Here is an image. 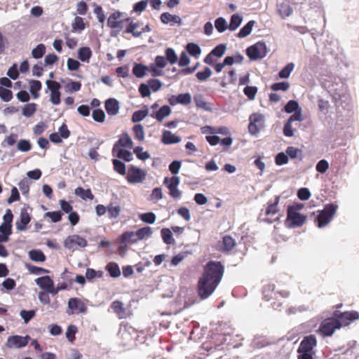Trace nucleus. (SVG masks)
<instances>
[{
	"label": "nucleus",
	"instance_id": "obj_1",
	"mask_svg": "<svg viewBox=\"0 0 359 359\" xmlns=\"http://www.w3.org/2000/svg\"><path fill=\"white\" fill-rule=\"evenodd\" d=\"M224 272L220 262L210 261L203 269L197 284L198 294L201 299L208 298L219 284Z\"/></svg>",
	"mask_w": 359,
	"mask_h": 359
},
{
	"label": "nucleus",
	"instance_id": "obj_2",
	"mask_svg": "<svg viewBox=\"0 0 359 359\" xmlns=\"http://www.w3.org/2000/svg\"><path fill=\"white\" fill-rule=\"evenodd\" d=\"M321 83L330 93L337 106L350 101L347 86L341 78L327 76L322 79Z\"/></svg>",
	"mask_w": 359,
	"mask_h": 359
},
{
	"label": "nucleus",
	"instance_id": "obj_3",
	"mask_svg": "<svg viewBox=\"0 0 359 359\" xmlns=\"http://www.w3.org/2000/svg\"><path fill=\"white\" fill-rule=\"evenodd\" d=\"M274 289L275 286L273 284L265 285L262 290L263 299L266 302H269L271 299H275V301L271 303V305L275 310H278L283 304V302H280V300L278 299V296L281 297L282 298H286L289 297L290 292H280L277 293L274 291Z\"/></svg>",
	"mask_w": 359,
	"mask_h": 359
},
{
	"label": "nucleus",
	"instance_id": "obj_4",
	"mask_svg": "<svg viewBox=\"0 0 359 359\" xmlns=\"http://www.w3.org/2000/svg\"><path fill=\"white\" fill-rule=\"evenodd\" d=\"M279 202V197H276L275 200L272 203H267V206L265 210H261L260 217H264L263 220L268 223H272L279 219L278 216L276 215L278 213V204Z\"/></svg>",
	"mask_w": 359,
	"mask_h": 359
},
{
	"label": "nucleus",
	"instance_id": "obj_5",
	"mask_svg": "<svg viewBox=\"0 0 359 359\" xmlns=\"http://www.w3.org/2000/svg\"><path fill=\"white\" fill-rule=\"evenodd\" d=\"M337 209V205H327L317 217L318 226L322 228L330 223L333 216L335 215Z\"/></svg>",
	"mask_w": 359,
	"mask_h": 359
},
{
	"label": "nucleus",
	"instance_id": "obj_6",
	"mask_svg": "<svg viewBox=\"0 0 359 359\" xmlns=\"http://www.w3.org/2000/svg\"><path fill=\"white\" fill-rule=\"evenodd\" d=\"M317 346L316 337L313 335L304 337L297 349L298 354H311L314 355V348Z\"/></svg>",
	"mask_w": 359,
	"mask_h": 359
},
{
	"label": "nucleus",
	"instance_id": "obj_7",
	"mask_svg": "<svg viewBox=\"0 0 359 359\" xmlns=\"http://www.w3.org/2000/svg\"><path fill=\"white\" fill-rule=\"evenodd\" d=\"M339 328L340 325L335 318H328L322 321L319 327V332L323 337H330L336 330Z\"/></svg>",
	"mask_w": 359,
	"mask_h": 359
},
{
	"label": "nucleus",
	"instance_id": "obj_8",
	"mask_svg": "<svg viewBox=\"0 0 359 359\" xmlns=\"http://www.w3.org/2000/svg\"><path fill=\"white\" fill-rule=\"evenodd\" d=\"M246 54L252 60L262 59L266 55V44L264 42H257L247 48Z\"/></svg>",
	"mask_w": 359,
	"mask_h": 359
},
{
	"label": "nucleus",
	"instance_id": "obj_9",
	"mask_svg": "<svg viewBox=\"0 0 359 359\" xmlns=\"http://www.w3.org/2000/svg\"><path fill=\"white\" fill-rule=\"evenodd\" d=\"M146 176L145 170L131 165L128 168L126 180L130 184H139L143 182Z\"/></svg>",
	"mask_w": 359,
	"mask_h": 359
},
{
	"label": "nucleus",
	"instance_id": "obj_10",
	"mask_svg": "<svg viewBox=\"0 0 359 359\" xmlns=\"http://www.w3.org/2000/svg\"><path fill=\"white\" fill-rule=\"evenodd\" d=\"M180 177L173 176L172 177H165L163 180V184L166 185L169 190L170 196L173 198H179L182 196V192L178 189L180 184Z\"/></svg>",
	"mask_w": 359,
	"mask_h": 359
},
{
	"label": "nucleus",
	"instance_id": "obj_11",
	"mask_svg": "<svg viewBox=\"0 0 359 359\" xmlns=\"http://www.w3.org/2000/svg\"><path fill=\"white\" fill-rule=\"evenodd\" d=\"M337 323L340 325V328L351 324L353 320L359 318V313L357 311H346L339 313L335 311L334 317Z\"/></svg>",
	"mask_w": 359,
	"mask_h": 359
},
{
	"label": "nucleus",
	"instance_id": "obj_12",
	"mask_svg": "<svg viewBox=\"0 0 359 359\" xmlns=\"http://www.w3.org/2000/svg\"><path fill=\"white\" fill-rule=\"evenodd\" d=\"M46 84L50 91V101L54 105H57L61 102V93L60 91L61 88L60 84L55 81L47 80Z\"/></svg>",
	"mask_w": 359,
	"mask_h": 359
},
{
	"label": "nucleus",
	"instance_id": "obj_13",
	"mask_svg": "<svg viewBox=\"0 0 359 359\" xmlns=\"http://www.w3.org/2000/svg\"><path fill=\"white\" fill-rule=\"evenodd\" d=\"M87 245V241L76 234L69 236L64 242L65 247L69 250H75L77 247L85 248Z\"/></svg>",
	"mask_w": 359,
	"mask_h": 359
},
{
	"label": "nucleus",
	"instance_id": "obj_14",
	"mask_svg": "<svg viewBox=\"0 0 359 359\" xmlns=\"http://www.w3.org/2000/svg\"><path fill=\"white\" fill-rule=\"evenodd\" d=\"M30 337L27 335L22 337L20 335H13L8 338L6 346L8 348H20L26 346L30 339Z\"/></svg>",
	"mask_w": 359,
	"mask_h": 359
},
{
	"label": "nucleus",
	"instance_id": "obj_15",
	"mask_svg": "<svg viewBox=\"0 0 359 359\" xmlns=\"http://www.w3.org/2000/svg\"><path fill=\"white\" fill-rule=\"evenodd\" d=\"M122 147L128 149H132L133 147L132 139L127 133H123L119 136V139L113 146L112 153L116 152L117 149H121Z\"/></svg>",
	"mask_w": 359,
	"mask_h": 359
},
{
	"label": "nucleus",
	"instance_id": "obj_16",
	"mask_svg": "<svg viewBox=\"0 0 359 359\" xmlns=\"http://www.w3.org/2000/svg\"><path fill=\"white\" fill-rule=\"evenodd\" d=\"M68 308L72 313H85L87 312L88 307L86 304L80 299L76 297L70 298L68 301Z\"/></svg>",
	"mask_w": 359,
	"mask_h": 359
},
{
	"label": "nucleus",
	"instance_id": "obj_17",
	"mask_svg": "<svg viewBox=\"0 0 359 359\" xmlns=\"http://www.w3.org/2000/svg\"><path fill=\"white\" fill-rule=\"evenodd\" d=\"M36 283L47 293L52 294L51 291L54 290L53 280L48 276L38 278L36 279Z\"/></svg>",
	"mask_w": 359,
	"mask_h": 359
},
{
	"label": "nucleus",
	"instance_id": "obj_18",
	"mask_svg": "<svg viewBox=\"0 0 359 359\" xmlns=\"http://www.w3.org/2000/svg\"><path fill=\"white\" fill-rule=\"evenodd\" d=\"M30 221L31 217L27 209H22L20 212V219L16 222L17 229L19 231H25L27 229V225L30 222Z\"/></svg>",
	"mask_w": 359,
	"mask_h": 359
},
{
	"label": "nucleus",
	"instance_id": "obj_19",
	"mask_svg": "<svg viewBox=\"0 0 359 359\" xmlns=\"http://www.w3.org/2000/svg\"><path fill=\"white\" fill-rule=\"evenodd\" d=\"M130 330L135 332V330L131 327H125L119 332V337L122 339L121 343L123 346H126L130 344L135 339V337L130 334Z\"/></svg>",
	"mask_w": 359,
	"mask_h": 359
},
{
	"label": "nucleus",
	"instance_id": "obj_20",
	"mask_svg": "<svg viewBox=\"0 0 359 359\" xmlns=\"http://www.w3.org/2000/svg\"><path fill=\"white\" fill-rule=\"evenodd\" d=\"M105 109L109 115H116L119 111L118 102L114 98L107 100L105 102Z\"/></svg>",
	"mask_w": 359,
	"mask_h": 359
},
{
	"label": "nucleus",
	"instance_id": "obj_21",
	"mask_svg": "<svg viewBox=\"0 0 359 359\" xmlns=\"http://www.w3.org/2000/svg\"><path fill=\"white\" fill-rule=\"evenodd\" d=\"M160 19L161 22L163 24H168L170 22L177 24L178 25H182V24L180 16L172 15L168 12L163 13L160 16Z\"/></svg>",
	"mask_w": 359,
	"mask_h": 359
},
{
	"label": "nucleus",
	"instance_id": "obj_22",
	"mask_svg": "<svg viewBox=\"0 0 359 359\" xmlns=\"http://www.w3.org/2000/svg\"><path fill=\"white\" fill-rule=\"evenodd\" d=\"M181 141V138L175 135V134L172 133L170 130H164L163 132L162 137H161V142L164 144H176Z\"/></svg>",
	"mask_w": 359,
	"mask_h": 359
},
{
	"label": "nucleus",
	"instance_id": "obj_23",
	"mask_svg": "<svg viewBox=\"0 0 359 359\" xmlns=\"http://www.w3.org/2000/svg\"><path fill=\"white\" fill-rule=\"evenodd\" d=\"M171 113V109L168 105L161 107L157 111L150 114L152 118H156L158 121L161 122L165 117L168 116Z\"/></svg>",
	"mask_w": 359,
	"mask_h": 359
},
{
	"label": "nucleus",
	"instance_id": "obj_24",
	"mask_svg": "<svg viewBox=\"0 0 359 359\" xmlns=\"http://www.w3.org/2000/svg\"><path fill=\"white\" fill-rule=\"evenodd\" d=\"M138 241L136 233L133 231H126L119 237V242L124 244L135 243Z\"/></svg>",
	"mask_w": 359,
	"mask_h": 359
},
{
	"label": "nucleus",
	"instance_id": "obj_25",
	"mask_svg": "<svg viewBox=\"0 0 359 359\" xmlns=\"http://www.w3.org/2000/svg\"><path fill=\"white\" fill-rule=\"evenodd\" d=\"M120 17L121 13L118 11L111 13L107 20V25L111 29L120 28L122 23L118 20Z\"/></svg>",
	"mask_w": 359,
	"mask_h": 359
},
{
	"label": "nucleus",
	"instance_id": "obj_26",
	"mask_svg": "<svg viewBox=\"0 0 359 359\" xmlns=\"http://www.w3.org/2000/svg\"><path fill=\"white\" fill-rule=\"evenodd\" d=\"M306 118V115L302 113V108L299 106L297 101L293 100V121H303Z\"/></svg>",
	"mask_w": 359,
	"mask_h": 359
},
{
	"label": "nucleus",
	"instance_id": "obj_27",
	"mask_svg": "<svg viewBox=\"0 0 359 359\" xmlns=\"http://www.w3.org/2000/svg\"><path fill=\"white\" fill-rule=\"evenodd\" d=\"M236 243L234 238L231 236L226 235L222 238V250L224 252H229L232 250L236 246Z\"/></svg>",
	"mask_w": 359,
	"mask_h": 359
},
{
	"label": "nucleus",
	"instance_id": "obj_28",
	"mask_svg": "<svg viewBox=\"0 0 359 359\" xmlns=\"http://www.w3.org/2000/svg\"><path fill=\"white\" fill-rule=\"evenodd\" d=\"M287 154L283 152L278 154L276 157V163L278 165L285 164L288 161V156L292 158V147H288L286 149Z\"/></svg>",
	"mask_w": 359,
	"mask_h": 359
},
{
	"label": "nucleus",
	"instance_id": "obj_29",
	"mask_svg": "<svg viewBox=\"0 0 359 359\" xmlns=\"http://www.w3.org/2000/svg\"><path fill=\"white\" fill-rule=\"evenodd\" d=\"M111 308L119 318H123L125 316L126 309L121 302L118 300L113 302L111 304Z\"/></svg>",
	"mask_w": 359,
	"mask_h": 359
},
{
	"label": "nucleus",
	"instance_id": "obj_30",
	"mask_svg": "<svg viewBox=\"0 0 359 359\" xmlns=\"http://www.w3.org/2000/svg\"><path fill=\"white\" fill-rule=\"evenodd\" d=\"M74 194L77 196L81 198L83 200H93L94 198L93 194L91 192V190L90 189H84L83 187H77L75 191Z\"/></svg>",
	"mask_w": 359,
	"mask_h": 359
},
{
	"label": "nucleus",
	"instance_id": "obj_31",
	"mask_svg": "<svg viewBox=\"0 0 359 359\" xmlns=\"http://www.w3.org/2000/svg\"><path fill=\"white\" fill-rule=\"evenodd\" d=\"M105 269L112 278H118L121 276L119 266L116 262H109Z\"/></svg>",
	"mask_w": 359,
	"mask_h": 359
},
{
	"label": "nucleus",
	"instance_id": "obj_32",
	"mask_svg": "<svg viewBox=\"0 0 359 359\" xmlns=\"http://www.w3.org/2000/svg\"><path fill=\"white\" fill-rule=\"evenodd\" d=\"M121 211V208L118 205H114L113 203H110L107 205V212L110 219H116Z\"/></svg>",
	"mask_w": 359,
	"mask_h": 359
},
{
	"label": "nucleus",
	"instance_id": "obj_33",
	"mask_svg": "<svg viewBox=\"0 0 359 359\" xmlns=\"http://www.w3.org/2000/svg\"><path fill=\"white\" fill-rule=\"evenodd\" d=\"M112 155L127 162L133 160L132 153L124 149H117L116 152L112 153Z\"/></svg>",
	"mask_w": 359,
	"mask_h": 359
},
{
	"label": "nucleus",
	"instance_id": "obj_34",
	"mask_svg": "<svg viewBox=\"0 0 359 359\" xmlns=\"http://www.w3.org/2000/svg\"><path fill=\"white\" fill-rule=\"evenodd\" d=\"M29 258L36 262H43L46 257L44 253L40 250H32L29 252Z\"/></svg>",
	"mask_w": 359,
	"mask_h": 359
},
{
	"label": "nucleus",
	"instance_id": "obj_35",
	"mask_svg": "<svg viewBox=\"0 0 359 359\" xmlns=\"http://www.w3.org/2000/svg\"><path fill=\"white\" fill-rule=\"evenodd\" d=\"M139 27L140 22H130L126 27L125 32L128 34H132L134 37H140L142 34V32L137 30Z\"/></svg>",
	"mask_w": 359,
	"mask_h": 359
},
{
	"label": "nucleus",
	"instance_id": "obj_36",
	"mask_svg": "<svg viewBox=\"0 0 359 359\" xmlns=\"http://www.w3.org/2000/svg\"><path fill=\"white\" fill-rule=\"evenodd\" d=\"M92 56V51L89 47H82L78 51V57L82 62H88Z\"/></svg>",
	"mask_w": 359,
	"mask_h": 359
},
{
	"label": "nucleus",
	"instance_id": "obj_37",
	"mask_svg": "<svg viewBox=\"0 0 359 359\" xmlns=\"http://www.w3.org/2000/svg\"><path fill=\"white\" fill-rule=\"evenodd\" d=\"M254 25V20L249 21L243 27L240 29L237 36L239 38H244L248 36L251 33Z\"/></svg>",
	"mask_w": 359,
	"mask_h": 359
},
{
	"label": "nucleus",
	"instance_id": "obj_38",
	"mask_svg": "<svg viewBox=\"0 0 359 359\" xmlns=\"http://www.w3.org/2000/svg\"><path fill=\"white\" fill-rule=\"evenodd\" d=\"M242 18L238 14H233L231 17L230 23L228 29L231 31L236 30L241 24Z\"/></svg>",
	"mask_w": 359,
	"mask_h": 359
},
{
	"label": "nucleus",
	"instance_id": "obj_39",
	"mask_svg": "<svg viewBox=\"0 0 359 359\" xmlns=\"http://www.w3.org/2000/svg\"><path fill=\"white\" fill-rule=\"evenodd\" d=\"M135 233L138 241H140L145 238L150 237L152 234V229L149 226H145L139 229Z\"/></svg>",
	"mask_w": 359,
	"mask_h": 359
},
{
	"label": "nucleus",
	"instance_id": "obj_40",
	"mask_svg": "<svg viewBox=\"0 0 359 359\" xmlns=\"http://www.w3.org/2000/svg\"><path fill=\"white\" fill-rule=\"evenodd\" d=\"M278 13L282 18L288 17L291 13V8L287 2H283L278 5Z\"/></svg>",
	"mask_w": 359,
	"mask_h": 359
},
{
	"label": "nucleus",
	"instance_id": "obj_41",
	"mask_svg": "<svg viewBox=\"0 0 359 359\" xmlns=\"http://www.w3.org/2000/svg\"><path fill=\"white\" fill-rule=\"evenodd\" d=\"M147 67L142 64H135L133 68V74L137 78H142L145 76Z\"/></svg>",
	"mask_w": 359,
	"mask_h": 359
},
{
	"label": "nucleus",
	"instance_id": "obj_42",
	"mask_svg": "<svg viewBox=\"0 0 359 359\" xmlns=\"http://www.w3.org/2000/svg\"><path fill=\"white\" fill-rule=\"evenodd\" d=\"M186 49L191 55L195 57H198L201 53L199 46L194 43H189L186 46Z\"/></svg>",
	"mask_w": 359,
	"mask_h": 359
},
{
	"label": "nucleus",
	"instance_id": "obj_43",
	"mask_svg": "<svg viewBox=\"0 0 359 359\" xmlns=\"http://www.w3.org/2000/svg\"><path fill=\"white\" fill-rule=\"evenodd\" d=\"M133 131L135 135V137L142 142L144 140V131L143 126L141 124H136L133 128Z\"/></svg>",
	"mask_w": 359,
	"mask_h": 359
},
{
	"label": "nucleus",
	"instance_id": "obj_44",
	"mask_svg": "<svg viewBox=\"0 0 359 359\" xmlns=\"http://www.w3.org/2000/svg\"><path fill=\"white\" fill-rule=\"evenodd\" d=\"M112 163L114 165V170L121 175H125L126 173V165L122 161L118 159H113Z\"/></svg>",
	"mask_w": 359,
	"mask_h": 359
},
{
	"label": "nucleus",
	"instance_id": "obj_45",
	"mask_svg": "<svg viewBox=\"0 0 359 359\" xmlns=\"http://www.w3.org/2000/svg\"><path fill=\"white\" fill-rule=\"evenodd\" d=\"M250 122L248 126L249 132L252 135H255L259 130V126L257 124V123L259 122L258 117H257L255 115L251 116L250 117Z\"/></svg>",
	"mask_w": 359,
	"mask_h": 359
},
{
	"label": "nucleus",
	"instance_id": "obj_46",
	"mask_svg": "<svg viewBox=\"0 0 359 359\" xmlns=\"http://www.w3.org/2000/svg\"><path fill=\"white\" fill-rule=\"evenodd\" d=\"M46 53V46L43 43L39 44L32 50V55L35 59L41 58Z\"/></svg>",
	"mask_w": 359,
	"mask_h": 359
},
{
	"label": "nucleus",
	"instance_id": "obj_47",
	"mask_svg": "<svg viewBox=\"0 0 359 359\" xmlns=\"http://www.w3.org/2000/svg\"><path fill=\"white\" fill-rule=\"evenodd\" d=\"M78 332V328L74 325H70L67 327V331H66V337L68 339L69 341L71 343H73L75 341V334Z\"/></svg>",
	"mask_w": 359,
	"mask_h": 359
},
{
	"label": "nucleus",
	"instance_id": "obj_48",
	"mask_svg": "<svg viewBox=\"0 0 359 359\" xmlns=\"http://www.w3.org/2000/svg\"><path fill=\"white\" fill-rule=\"evenodd\" d=\"M36 111V104L35 103H29L22 108V114L26 117L32 116Z\"/></svg>",
	"mask_w": 359,
	"mask_h": 359
},
{
	"label": "nucleus",
	"instance_id": "obj_49",
	"mask_svg": "<svg viewBox=\"0 0 359 359\" xmlns=\"http://www.w3.org/2000/svg\"><path fill=\"white\" fill-rule=\"evenodd\" d=\"M72 27L74 31H82L86 28L83 19L81 17H75L74 22L72 24Z\"/></svg>",
	"mask_w": 359,
	"mask_h": 359
},
{
	"label": "nucleus",
	"instance_id": "obj_50",
	"mask_svg": "<svg viewBox=\"0 0 359 359\" xmlns=\"http://www.w3.org/2000/svg\"><path fill=\"white\" fill-rule=\"evenodd\" d=\"M306 219V217L297 212L293 211V227L301 226L304 224Z\"/></svg>",
	"mask_w": 359,
	"mask_h": 359
},
{
	"label": "nucleus",
	"instance_id": "obj_51",
	"mask_svg": "<svg viewBox=\"0 0 359 359\" xmlns=\"http://www.w3.org/2000/svg\"><path fill=\"white\" fill-rule=\"evenodd\" d=\"M215 27L216 29L220 33L224 32L228 28L225 19L222 17L215 20Z\"/></svg>",
	"mask_w": 359,
	"mask_h": 359
},
{
	"label": "nucleus",
	"instance_id": "obj_52",
	"mask_svg": "<svg viewBox=\"0 0 359 359\" xmlns=\"http://www.w3.org/2000/svg\"><path fill=\"white\" fill-rule=\"evenodd\" d=\"M93 118L95 121L98 123H103L105 120V114L101 109H95L92 113Z\"/></svg>",
	"mask_w": 359,
	"mask_h": 359
},
{
	"label": "nucleus",
	"instance_id": "obj_53",
	"mask_svg": "<svg viewBox=\"0 0 359 359\" xmlns=\"http://www.w3.org/2000/svg\"><path fill=\"white\" fill-rule=\"evenodd\" d=\"M148 115V110L135 111L132 116V121L134 123L140 122Z\"/></svg>",
	"mask_w": 359,
	"mask_h": 359
},
{
	"label": "nucleus",
	"instance_id": "obj_54",
	"mask_svg": "<svg viewBox=\"0 0 359 359\" xmlns=\"http://www.w3.org/2000/svg\"><path fill=\"white\" fill-rule=\"evenodd\" d=\"M162 238L166 244H171L174 243L172 234L169 229L164 228L161 231Z\"/></svg>",
	"mask_w": 359,
	"mask_h": 359
},
{
	"label": "nucleus",
	"instance_id": "obj_55",
	"mask_svg": "<svg viewBox=\"0 0 359 359\" xmlns=\"http://www.w3.org/2000/svg\"><path fill=\"white\" fill-rule=\"evenodd\" d=\"M156 215L151 212L143 213L140 215V219L147 224H154L156 221Z\"/></svg>",
	"mask_w": 359,
	"mask_h": 359
},
{
	"label": "nucleus",
	"instance_id": "obj_56",
	"mask_svg": "<svg viewBox=\"0 0 359 359\" xmlns=\"http://www.w3.org/2000/svg\"><path fill=\"white\" fill-rule=\"evenodd\" d=\"M0 98L4 102H9L13 99V93L11 90L0 87Z\"/></svg>",
	"mask_w": 359,
	"mask_h": 359
},
{
	"label": "nucleus",
	"instance_id": "obj_57",
	"mask_svg": "<svg viewBox=\"0 0 359 359\" xmlns=\"http://www.w3.org/2000/svg\"><path fill=\"white\" fill-rule=\"evenodd\" d=\"M226 49V44L221 43L214 48L210 53L216 57H221L225 53Z\"/></svg>",
	"mask_w": 359,
	"mask_h": 359
},
{
	"label": "nucleus",
	"instance_id": "obj_58",
	"mask_svg": "<svg viewBox=\"0 0 359 359\" xmlns=\"http://www.w3.org/2000/svg\"><path fill=\"white\" fill-rule=\"evenodd\" d=\"M212 74V71L209 67H205L203 71L198 72L196 74V78L201 81H204L207 80Z\"/></svg>",
	"mask_w": 359,
	"mask_h": 359
},
{
	"label": "nucleus",
	"instance_id": "obj_59",
	"mask_svg": "<svg viewBox=\"0 0 359 359\" xmlns=\"http://www.w3.org/2000/svg\"><path fill=\"white\" fill-rule=\"evenodd\" d=\"M177 102L183 105H187L191 102V95L189 93H181L177 96Z\"/></svg>",
	"mask_w": 359,
	"mask_h": 359
},
{
	"label": "nucleus",
	"instance_id": "obj_60",
	"mask_svg": "<svg viewBox=\"0 0 359 359\" xmlns=\"http://www.w3.org/2000/svg\"><path fill=\"white\" fill-rule=\"evenodd\" d=\"M62 214L60 211L47 212L45 213V217L50 218L51 222L56 223L62 219Z\"/></svg>",
	"mask_w": 359,
	"mask_h": 359
},
{
	"label": "nucleus",
	"instance_id": "obj_61",
	"mask_svg": "<svg viewBox=\"0 0 359 359\" xmlns=\"http://www.w3.org/2000/svg\"><path fill=\"white\" fill-rule=\"evenodd\" d=\"M290 83L288 82H278L271 85V89L273 91H285L290 88Z\"/></svg>",
	"mask_w": 359,
	"mask_h": 359
},
{
	"label": "nucleus",
	"instance_id": "obj_62",
	"mask_svg": "<svg viewBox=\"0 0 359 359\" xmlns=\"http://www.w3.org/2000/svg\"><path fill=\"white\" fill-rule=\"evenodd\" d=\"M243 93L249 100H254L257 93V88L256 86H247L244 88Z\"/></svg>",
	"mask_w": 359,
	"mask_h": 359
},
{
	"label": "nucleus",
	"instance_id": "obj_63",
	"mask_svg": "<svg viewBox=\"0 0 359 359\" xmlns=\"http://www.w3.org/2000/svg\"><path fill=\"white\" fill-rule=\"evenodd\" d=\"M166 60L170 64L173 65L177 61V57L175 50L171 48H168L165 50Z\"/></svg>",
	"mask_w": 359,
	"mask_h": 359
},
{
	"label": "nucleus",
	"instance_id": "obj_64",
	"mask_svg": "<svg viewBox=\"0 0 359 359\" xmlns=\"http://www.w3.org/2000/svg\"><path fill=\"white\" fill-rule=\"evenodd\" d=\"M17 147L19 151L26 152L31 149L32 145L29 140H20L18 143Z\"/></svg>",
	"mask_w": 359,
	"mask_h": 359
}]
</instances>
